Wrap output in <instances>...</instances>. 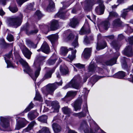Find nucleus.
I'll use <instances>...</instances> for the list:
<instances>
[{
    "label": "nucleus",
    "instance_id": "f257e3e1",
    "mask_svg": "<svg viewBox=\"0 0 133 133\" xmlns=\"http://www.w3.org/2000/svg\"><path fill=\"white\" fill-rule=\"evenodd\" d=\"M19 62L22 65L24 68L25 69L24 70V71L25 72H26L27 73L29 74L30 76L35 81L36 78L37 77L39 76L40 71L41 70V68L39 66L37 68V69L36 70L35 73V77L33 78L30 75L29 73H30L31 70L30 69V67L28 65V63L25 61L23 60L22 59H19Z\"/></svg>",
    "mask_w": 133,
    "mask_h": 133
},
{
    "label": "nucleus",
    "instance_id": "a878e982",
    "mask_svg": "<svg viewBox=\"0 0 133 133\" xmlns=\"http://www.w3.org/2000/svg\"><path fill=\"white\" fill-rule=\"evenodd\" d=\"M87 2L84 8L85 10H88L94 4V0H87Z\"/></svg>",
    "mask_w": 133,
    "mask_h": 133
},
{
    "label": "nucleus",
    "instance_id": "bb28decb",
    "mask_svg": "<svg viewBox=\"0 0 133 133\" xmlns=\"http://www.w3.org/2000/svg\"><path fill=\"white\" fill-rule=\"evenodd\" d=\"M58 26V22L57 20L53 21L52 22L51 26V28L53 30L57 29Z\"/></svg>",
    "mask_w": 133,
    "mask_h": 133
},
{
    "label": "nucleus",
    "instance_id": "3c124183",
    "mask_svg": "<svg viewBox=\"0 0 133 133\" xmlns=\"http://www.w3.org/2000/svg\"><path fill=\"white\" fill-rule=\"evenodd\" d=\"M34 99L39 101H40L41 100V96L39 93L37 92H36V96Z\"/></svg>",
    "mask_w": 133,
    "mask_h": 133
},
{
    "label": "nucleus",
    "instance_id": "5fc2aeb1",
    "mask_svg": "<svg viewBox=\"0 0 133 133\" xmlns=\"http://www.w3.org/2000/svg\"><path fill=\"white\" fill-rule=\"evenodd\" d=\"M86 116V114H84L83 112H81L79 113V115L78 117L79 118H80L82 117H84Z\"/></svg>",
    "mask_w": 133,
    "mask_h": 133
},
{
    "label": "nucleus",
    "instance_id": "338daca9",
    "mask_svg": "<svg viewBox=\"0 0 133 133\" xmlns=\"http://www.w3.org/2000/svg\"><path fill=\"white\" fill-rule=\"evenodd\" d=\"M114 36L113 35H111L106 37L107 38H108L110 39H113L114 38Z\"/></svg>",
    "mask_w": 133,
    "mask_h": 133
},
{
    "label": "nucleus",
    "instance_id": "0eeeda50",
    "mask_svg": "<svg viewBox=\"0 0 133 133\" xmlns=\"http://www.w3.org/2000/svg\"><path fill=\"white\" fill-rule=\"evenodd\" d=\"M42 51V52L46 54H48L49 53L50 48L46 42H44L42 44L41 48L37 50L38 51Z\"/></svg>",
    "mask_w": 133,
    "mask_h": 133
},
{
    "label": "nucleus",
    "instance_id": "423d86ee",
    "mask_svg": "<svg viewBox=\"0 0 133 133\" xmlns=\"http://www.w3.org/2000/svg\"><path fill=\"white\" fill-rule=\"evenodd\" d=\"M79 76H78L77 78L75 77L72 79L70 81L71 88L77 89H80L81 86L79 84L77 83L79 81Z\"/></svg>",
    "mask_w": 133,
    "mask_h": 133
},
{
    "label": "nucleus",
    "instance_id": "4468645a",
    "mask_svg": "<svg viewBox=\"0 0 133 133\" xmlns=\"http://www.w3.org/2000/svg\"><path fill=\"white\" fill-rule=\"evenodd\" d=\"M22 51L24 56L28 59H30L32 54L31 52L26 46L24 47Z\"/></svg>",
    "mask_w": 133,
    "mask_h": 133
},
{
    "label": "nucleus",
    "instance_id": "b1692460",
    "mask_svg": "<svg viewBox=\"0 0 133 133\" xmlns=\"http://www.w3.org/2000/svg\"><path fill=\"white\" fill-rule=\"evenodd\" d=\"M26 44L30 48H36L37 46V44H35L30 40L26 39Z\"/></svg>",
    "mask_w": 133,
    "mask_h": 133
},
{
    "label": "nucleus",
    "instance_id": "de8ad7c7",
    "mask_svg": "<svg viewBox=\"0 0 133 133\" xmlns=\"http://www.w3.org/2000/svg\"><path fill=\"white\" fill-rule=\"evenodd\" d=\"M77 91H70L68 92L67 95L69 96H75L77 94Z\"/></svg>",
    "mask_w": 133,
    "mask_h": 133
},
{
    "label": "nucleus",
    "instance_id": "0e129e2a",
    "mask_svg": "<svg viewBox=\"0 0 133 133\" xmlns=\"http://www.w3.org/2000/svg\"><path fill=\"white\" fill-rule=\"evenodd\" d=\"M122 67L124 68H127V66L126 62H124L122 65Z\"/></svg>",
    "mask_w": 133,
    "mask_h": 133
},
{
    "label": "nucleus",
    "instance_id": "4d7b16f0",
    "mask_svg": "<svg viewBox=\"0 0 133 133\" xmlns=\"http://www.w3.org/2000/svg\"><path fill=\"white\" fill-rule=\"evenodd\" d=\"M112 46L115 49H117V45L116 42L115 41H113L111 43Z\"/></svg>",
    "mask_w": 133,
    "mask_h": 133
},
{
    "label": "nucleus",
    "instance_id": "473e14b6",
    "mask_svg": "<svg viewBox=\"0 0 133 133\" xmlns=\"http://www.w3.org/2000/svg\"><path fill=\"white\" fill-rule=\"evenodd\" d=\"M76 50L72 52V54L71 55L69 54L68 57V58H69L71 61H72L73 59L75 57V54L76 53Z\"/></svg>",
    "mask_w": 133,
    "mask_h": 133
},
{
    "label": "nucleus",
    "instance_id": "aec40b11",
    "mask_svg": "<svg viewBox=\"0 0 133 133\" xmlns=\"http://www.w3.org/2000/svg\"><path fill=\"white\" fill-rule=\"evenodd\" d=\"M47 38L53 43L58 39V35L57 34H52L48 36Z\"/></svg>",
    "mask_w": 133,
    "mask_h": 133
},
{
    "label": "nucleus",
    "instance_id": "e2e57ef3",
    "mask_svg": "<svg viewBox=\"0 0 133 133\" xmlns=\"http://www.w3.org/2000/svg\"><path fill=\"white\" fill-rule=\"evenodd\" d=\"M74 38V36L72 34H70L68 36L67 38L68 40H70Z\"/></svg>",
    "mask_w": 133,
    "mask_h": 133
},
{
    "label": "nucleus",
    "instance_id": "412c9836",
    "mask_svg": "<svg viewBox=\"0 0 133 133\" xmlns=\"http://www.w3.org/2000/svg\"><path fill=\"white\" fill-rule=\"evenodd\" d=\"M73 49V48H69L68 49L65 47H62L61 49L60 53L62 55H65L67 54L69 50H71Z\"/></svg>",
    "mask_w": 133,
    "mask_h": 133
},
{
    "label": "nucleus",
    "instance_id": "1a4fd4ad",
    "mask_svg": "<svg viewBox=\"0 0 133 133\" xmlns=\"http://www.w3.org/2000/svg\"><path fill=\"white\" fill-rule=\"evenodd\" d=\"M52 107L51 109L53 112H58L60 107L59 103L56 101H54L51 103Z\"/></svg>",
    "mask_w": 133,
    "mask_h": 133
},
{
    "label": "nucleus",
    "instance_id": "58836bf2",
    "mask_svg": "<svg viewBox=\"0 0 133 133\" xmlns=\"http://www.w3.org/2000/svg\"><path fill=\"white\" fill-rule=\"evenodd\" d=\"M106 46V43L105 42H104L100 45L97 44L96 49L97 50H99L100 49L104 48Z\"/></svg>",
    "mask_w": 133,
    "mask_h": 133
},
{
    "label": "nucleus",
    "instance_id": "8fccbe9b",
    "mask_svg": "<svg viewBox=\"0 0 133 133\" xmlns=\"http://www.w3.org/2000/svg\"><path fill=\"white\" fill-rule=\"evenodd\" d=\"M34 4L35 3L34 2L29 3L27 6L28 9L29 10H32L34 8Z\"/></svg>",
    "mask_w": 133,
    "mask_h": 133
},
{
    "label": "nucleus",
    "instance_id": "603ef678",
    "mask_svg": "<svg viewBox=\"0 0 133 133\" xmlns=\"http://www.w3.org/2000/svg\"><path fill=\"white\" fill-rule=\"evenodd\" d=\"M7 39L8 41L11 42L13 41L14 37L12 35L10 34L7 36Z\"/></svg>",
    "mask_w": 133,
    "mask_h": 133
},
{
    "label": "nucleus",
    "instance_id": "a19ab883",
    "mask_svg": "<svg viewBox=\"0 0 133 133\" xmlns=\"http://www.w3.org/2000/svg\"><path fill=\"white\" fill-rule=\"evenodd\" d=\"M34 105L32 103V102H31L28 107L24 111V112H26L29 111L31 109L34 107Z\"/></svg>",
    "mask_w": 133,
    "mask_h": 133
},
{
    "label": "nucleus",
    "instance_id": "c9c22d12",
    "mask_svg": "<svg viewBox=\"0 0 133 133\" xmlns=\"http://www.w3.org/2000/svg\"><path fill=\"white\" fill-rule=\"evenodd\" d=\"M63 113L65 114H69L70 113V109L67 107H63L62 108Z\"/></svg>",
    "mask_w": 133,
    "mask_h": 133
},
{
    "label": "nucleus",
    "instance_id": "6e6d98bb",
    "mask_svg": "<svg viewBox=\"0 0 133 133\" xmlns=\"http://www.w3.org/2000/svg\"><path fill=\"white\" fill-rule=\"evenodd\" d=\"M36 15L38 18L41 17L42 15L40 11L39 10H37L36 12Z\"/></svg>",
    "mask_w": 133,
    "mask_h": 133
},
{
    "label": "nucleus",
    "instance_id": "ea45409f",
    "mask_svg": "<svg viewBox=\"0 0 133 133\" xmlns=\"http://www.w3.org/2000/svg\"><path fill=\"white\" fill-rule=\"evenodd\" d=\"M130 10L128 8L124 9L123 10L121 14L122 17L125 18L127 15V12H128Z\"/></svg>",
    "mask_w": 133,
    "mask_h": 133
},
{
    "label": "nucleus",
    "instance_id": "bf43d9fd",
    "mask_svg": "<svg viewBox=\"0 0 133 133\" xmlns=\"http://www.w3.org/2000/svg\"><path fill=\"white\" fill-rule=\"evenodd\" d=\"M124 38V36L122 34H121L118 35V39L119 40H121Z\"/></svg>",
    "mask_w": 133,
    "mask_h": 133
},
{
    "label": "nucleus",
    "instance_id": "dca6fc26",
    "mask_svg": "<svg viewBox=\"0 0 133 133\" xmlns=\"http://www.w3.org/2000/svg\"><path fill=\"white\" fill-rule=\"evenodd\" d=\"M132 49L131 46H127L123 51V53L125 55L129 57L132 54Z\"/></svg>",
    "mask_w": 133,
    "mask_h": 133
},
{
    "label": "nucleus",
    "instance_id": "9b49d317",
    "mask_svg": "<svg viewBox=\"0 0 133 133\" xmlns=\"http://www.w3.org/2000/svg\"><path fill=\"white\" fill-rule=\"evenodd\" d=\"M0 119V124L2 127L6 128L9 126V122L8 119L3 117H1Z\"/></svg>",
    "mask_w": 133,
    "mask_h": 133
},
{
    "label": "nucleus",
    "instance_id": "09e8293b",
    "mask_svg": "<svg viewBox=\"0 0 133 133\" xmlns=\"http://www.w3.org/2000/svg\"><path fill=\"white\" fill-rule=\"evenodd\" d=\"M74 65L77 68L79 69L83 68L84 67V65L81 64L79 63L75 64Z\"/></svg>",
    "mask_w": 133,
    "mask_h": 133
},
{
    "label": "nucleus",
    "instance_id": "20e7f679",
    "mask_svg": "<svg viewBox=\"0 0 133 133\" xmlns=\"http://www.w3.org/2000/svg\"><path fill=\"white\" fill-rule=\"evenodd\" d=\"M78 129L81 131H83L85 133H89V127L86 121H81Z\"/></svg>",
    "mask_w": 133,
    "mask_h": 133
},
{
    "label": "nucleus",
    "instance_id": "4be33fe9",
    "mask_svg": "<svg viewBox=\"0 0 133 133\" xmlns=\"http://www.w3.org/2000/svg\"><path fill=\"white\" fill-rule=\"evenodd\" d=\"M70 21L69 25L73 28H75L78 23L77 19L76 18H73Z\"/></svg>",
    "mask_w": 133,
    "mask_h": 133
},
{
    "label": "nucleus",
    "instance_id": "e433bc0d",
    "mask_svg": "<svg viewBox=\"0 0 133 133\" xmlns=\"http://www.w3.org/2000/svg\"><path fill=\"white\" fill-rule=\"evenodd\" d=\"M22 29L23 30L25 31L26 34H27V32H29V31L30 29L29 24L28 23H26L23 27Z\"/></svg>",
    "mask_w": 133,
    "mask_h": 133
},
{
    "label": "nucleus",
    "instance_id": "6ab92c4d",
    "mask_svg": "<svg viewBox=\"0 0 133 133\" xmlns=\"http://www.w3.org/2000/svg\"><path fill=\"white\" fill-rule=\"evenodd\" d=\"M49 4L48 6L47 10L49 12L52 11L55 8V5L54 2L52 0H49Z\"/></svg>",
    "mask_w": 133,
    "mask_h": 133
},
{
    "label": "nucleus",
    "instance_id": "f03ea898",
    "mask_svg": "<svg viewBox=\"0 0 133 133\" xmlns=\"http://www.w3.org/2000/svg\"><path fill=\"white\" fill-rule=\"evenodd\" d=\"M22 17H12L8 18L7 19V23L9 26H14L17 28L20 26L22 23Z\"/></svg>",
    "mask_w": 133,
    "mask_h": 133
},
{
    "label": "nucleus",
    "instance_id": "72a5a7b5",
    "mask_svg": "<svg viewBox=\"0 0 133 133\" xmlns=\"http://www.w3.org/2000/svg\"><path fill=\"white\" fill-rule=\"evenodd\" d=\"M96 67L97 66L94 64H90L88 67L89 70L90 71L93 72L96 69Z\"/></svg>",
    "mask_w": 133,
    "mask_h": 133
},
{
    "label": "nucleus",
    "instance_id": "69168bd1",
    "mask_svg": "<svg viewBox=\"0 0 133 133\" xmlns=\"http://www.w3.org/2000/svg\"><path fill=\"white\" fill-rule=\"evenodd\" d=\"M84 42L86 44H88L89 43V41L88 39V38L87 36H86L84 38Z\"/></svg>",
    "mask_w": 133,
    "mask_h": 133
},
{
    "label": "nucleus",
    "instance_id": "a211bd4d",
    "mask_svg": "<svg viewBox=\"0 0 133 133\" xmlns=\"http://www.w3.org/2000/svg\"><path fill=\"white\" fill-rule=\"evenodd\" d=\"M65 9L64 7L61 8L58 13L55 16L59 17L61 18H63L65 13L64 10Z\"/></svg>",
    "mask_w": 133,
    "mask_h": 133
},
{
    "label": "nucleus",
    "instance_id": "052dcab7",
    "mask_svg": "<svg viewBox=\"0 0 133 133\" xmlns=\"http://www.w3.org/2000/svg\"><path fill=\"white\" fill-rule=\"evenodd\" d=\"M96 70H97V71H98L99 72H100V73L102 74L104 72L102 68L98 67H97H97H96Z\"/></svg>",
    "mask_w": 133,
    "mask_h": 133
},
{
    "label": "nucleus",
    "instance_id": "2f4dec72",
    "mask_svg": "<svg viewBox=\"0 0 133 133\" xmlns=\"http://www.w3.org/2000/svg\"><path fill=\"white\" fill-rule=\"evenodd\" d=\"M47 118L48 117L47 116L44 115L38 117V119L39 121L44 123H46L47 122Z\"/></svg>",
    "mask_w": 133,
    "mask_h": 133
},
{
    "label": "nucleus",
    "instance_id": "49530a36",
    "mask_svg": "<svg viewBox=\"0 0 133 133\" xmlns=\"http://www.w3.org/2000/svg\"><path fill=\"white\" fill-rule=\"evenodd\" d=\"M78 37L77 36H76V39L73 41L72 43V45L74 48H76L78 46Z\"/></svg>",
    "mask_w": 133,
    "mask_h": 133
},
{
    "label": "nucleus",
    "instance_id": "c756f323",
    "mask_svg": "<svg viewBox=\"0 0 133 133\" xmlns=\"http://www.w3.org/2000/svg\"><path fill=\"white\" fill-rule=\"evenodd\" d=\"M122 22L120 21V19H115L113 23L112 24L114 26H120L122 24Z\"/></svg>",
    "mask_w": 133,
    "mask_h": 133
},
{
    "label": "nucleus",
    "instance_id": "6e6552de",
    "mask_svg": "<svg viewBox=\"0 0 133 133\" xmlns=\"http://www.w3.org/2000/svg\"><path fill=\"white\" fill-rule=\"evenodd\" d=\"M12 55V51H11L8 54L6 55L4 57V59L7 64V68H9L11 67H14L10 61L8 59H10Z\"/></svg>",
    "mask_w": 133,
    "mask_h": 133
},
{
    "label": "nucleus",
    "instance_id": "f704fd0d",
    "mask_svg": "<svg viewBox=\"0 0 133 133\" xmlns=\"http://www.w3.org/2000/svg\"><path fill=\"white\" fill-rule=\"evenodd\" d=\"M118 14L116 12L114 11L110 12L109 13V15L108 18V19H110L112 17H116L118 16Z\"/></svg>",
    "mask_w": 133,
    "mask_h": 133
},
{
    "label": "nucleus",
    "instance_id": "774afa93",
    "mask_svg": "<svg viewBox=\"0 0 133 133\" xmlns=\"http://www.w3.org/2000/svg\"><path fill=\"white\" fill-rule=\"evenodd\" d=\"M131 77L130 78H128V80L129 81H130L132 82H133V76H132V75L131 74L130 75Z\"/></svg>",
    "mask_w": 133,
    "mask_h": 133
},
{
    "label": "nucleus",
    "instance_id": "f8f14e48",
    "mask_svg": "<svg viewBox=\"0 0 133 133\" xmlns=\"http://www.w3.org/2000/svg\"><path fill=\"white\" fill-rule=\"evenodd\" d=\"M26 121L24 119L23 121L18 122L16 124L15 128L16 130H19L21 128L24 127L26 124Z\"/></svg>",
    "mask_w": 133,
    "mask_h": 133
},
{
    "label": "nucleus",
    "instance_id": "13d9d810",
    "mask_svg": "<svg viewBox=\"0 0 133 133\" xmlns=\"http://www.w3.org/2000/svg\"><path fill=\"white\" fill-rule=\"evenodd\" d=\"M70 82L68 84H66L65 86L63 87V89H66L69 88H71Z\"/></svg>",
    "mask_w": 133,
    "mask_h": 133
},
{
    "label": "nucleus",
    "instance_id": "f3484780",
    "mask_svg": "<svg viewBox=\"0 0 133 133\" xmlns=\"http://www.w3.org/2000/svg\"><path fill=\"white\" fill-rule=\"evenodd\" d=\"M38 115V114L36 111H34L29 112L28 114L29 118L32 120L35 118Z\"/></svg>",
    "mask_w": 133,
    "mask_h": 133
},
{
    "label": "nucleus",
    "instance_id": "ddd939ff",
    "mask_svg": "<svg viewBox=\"0 0 133 133\" xmlns=\"http://www.w3.org/2000/svg\"><path fill=\"white\" fill-rule=\"evenodd\" d=\"M82 102V99L80 98L77 99L75 102L74 104V107L75 111L81 109V106Z\"/></svg>",
    "mask_w": 133,
    "mask_h": 133
},
{
    "label": "nucleus",
    "instance_id": "cd10ccee",
    "mask_svg": "<svg viewBox=\"0 0 133 133\" xmlns=\"http://www.w3.org/2000/svg\"><path fill=\"white\" fill-rule=\"evenodd\" d=\"M60 70L61 73L63 75L67 74L68 72V68L65 66H61Z\"/></svg>",
    "mask_w": 133,
    "mask_h": 133
},
{
    "label": "nucleus",
    "instance_id": "c85d7f7f",
    "mask_svg": "<svg viewBox=\"0 0 133 133\" xmlns=\"http://www.w3.org/2000/svg\"><path fill=\"white\" fill-rule=\"evenodd\" d=\"M52 128L54 131L56 133H58L60 131L61 129L60 126L55 123H54L52 124Z\"/></svg>",
    "mask_w": 133,
    "mask_h": 133
},
{
    "label": "nucleus",
    "instance_id": "864d4df0",
    "mask_svg": "<svg viewBox=\"0 0 133 133\" xmlns=\"http://www.w3.org/2000/svg\"><path fill=\"white\" fill-rule=\"evenodd\" d=\"M57 59V58H56L54 59L50 60H49L48 62L49 64L50 65H51L54 64Z\"/></svg>",
    "mask_w": 133,
    "mask_h": 133
},
{
    "label": "nucleus",
    "instance_id": "7ed1b4c3",
    "mask_svg": "<svg viewBox=\"0 0 133 133\" xmlns=\"http://www.w3.org/2000/svg\"><path fill=\"white\" fill-rule=\"evenodd\" d=\"M62 84V80L59 82H56L52 84H49L46 86V90L49 94L52 95L58 86L61 85Z\"/></svg>",
    "mask_w": 133,
    "mask_h": 133
},
{
    "label": "nucleus",
    "instance_id": "2eb2a0df",
    "mask_svg": "<svg viewBox=\"0 0 133 133\" xmlns=\"http://www.w3.org/2000/svg\"><path fill=\"white\" fill-rule=\"evenodd\" d=\"M117 53L118 54L117 57L114 58L109 60L105 61L104 62V64L106 65H112L115 64L118 56H119V53Z\"/></svg>",
    "mask_w": 133,
    "mask_h": 133
},
{
    "label": "nucleus",
    "instance_id": "9d476101",
    "mask_svg": "<svg viewBox=\"0 0 133 133\" xmlns=\"http://www.w3.org/2000/svg\"><path fill=\"white\" fill-rule=\"evenodd\" d=\"M91 51V48H85L82 54V57L85 58H89L90 55Z\"/></svg>",
    "mask_w": 133,
    "mask_h": 133
},
{
    "label": "nucleus",
    "instance_id": "5701e85b",
    "mask_svg": "<svg viewBox=\"0 0 133 133\" xmlns=\"http://www.w3.org/2000/svg\"><path fill=\"white\" fill-rule=\"evenodd\" d=\"M36 124V123L35 121H32L29 125L26 128L23 130V132H28L31 130L34 125Z\"/></svg>",
    "mask_w": 133,
    "mask_h": 133
},
{
    "label": "nucleus",
    "instance_id": "37998d69",
    "mask_svg": "<svg viewBox=\"0 0 133 133\" xmlns=\"http://www.w3.org/2000/svg\"><path fill=\"white\" fill-rule=\"evenodd\" d=\"M38 30L37 28H35L34 30H32L29 31V32H27V35H28L35 34L38 32Z\"/></svg>",
    "mask_w": 133,
    "mask_h": 133
},
{
    "label": "nucleus",
    "instance_id": "680f3d73",
    "mask_svg": "<svg viewBox=\"0 0 133 133\" xmlns=\"http://www.w3.org/2000/svg\"><path fill=\"white\" fill-rule=\"evenodd\" d=\"M37 58L39 60L43 61V60H44V59H45L46 57L40 56H39V57H38V56H37Z\"/></svg>",
    "mask_w": 133,
    "mask_h": 133
},
{
    "label": "nucleus",
    "instance_id": "a18cd8bd",
    "mask_svg": "<svg viewBox=\"0 0 133 133\" xmlns=\"http://www.w3.org/2000/svg\"><path fill=\"white\" fill-rule=\"evenodd\" d=\"M9 9L11 12L14 13L16 12L18 10V9L16 6L14 7L9 6Z\"/></svg>",
    "mask_w": 133,
    "mask_h": 133
},
{
    "label": "nucleus",
    "instance_id": "4c0bfd02",
    "mask_svg": "<svg viewBox=\"0 0 133 133\" xmlns=\"http://www.w3.org/2000/svg\"><path fill=\"white\" fill-rule=\"evenodd\" d=\"M52 73V72L50 71L47 72L45 74L43 79H46L51 78V75Z\"/></svg>",
    "mask_w": 133,
    "mask_h": 133
},
{
    "label": "nucleus",
    "instance_id": "c03bdc74",
    "mask_svg": "<svg viewBox=\"0 0 133 133\" xmlns=\"http://www.w3.org/2000/svg\"><path fill=\"white\" fill-rule=\"evenodd\" d=\"M103 25L104 28L105 30H107L110 26V23L108 21H105L103 22Z\"/></svg>",
    "mask_w": 133,
    "mask_h": 133
},
{
    "label": "nucleus",
    "instance_id": "79ce46f5",
    "mask_svg": "<svg viewBox=\"0 0 133 133\" xmlns=\"http://www.w3.org/2000/svg\"><path fill=\"white\" fill-rule=\"evenodd\" d=\"M39 132V133H49V131L48 128L44 127L40 130Z\"/></svg>",
    "mask_w": 133,
    "mask_h": 133
},
{
    "label": "nucleus",
    "instance_id": "393cba45",
    "mask_svg": "<svg viewBox=\"0 0 133 133\" xmlns=\"http://www.w3.org/2000/svg\"><path fill=\"white\" fill-rule=\"evenodd\" d=\"M125 76V73L123 71H120L116 74L114 76L118 78L122 79Z\"/></svg>",
    "mask_w": 133,
    "mask_h": 133
},
{
    "label": "nucleus",
    "instance_id": "39448f33",
    "mask_svg": "<svg viewBox=\"0 0 133 133\" xmlns=\"http://www.w3.org/2000/svg\"><path fill=\"white\" fill-rule=\"evenodd\" d=\"M99 6L96 7L95 9L96 12L97 14L101 15L103 14L104 10V6L103 4V2L101 0H98Z\"/></svg>",
    "mask_w": 133,
    "mask_h": 133
},
{
    "label": "nucleus",
    "instance_id": "7c9ffc66",
    "mask_svg": "<svg viewBox=\"0 0 133 133\" xmlns=\"http://www.w3.org/2000/svg\"><path fill=\"white\" fill-rule=\"evenodd\" d=\"M90 32V31L89 30H87L84 28V27L83 26L80 31L79 34L81 35H83L88 34Z\"/></svg>",
    "mask_w": 133,
    "mask_h": 133
}]
</instances>
